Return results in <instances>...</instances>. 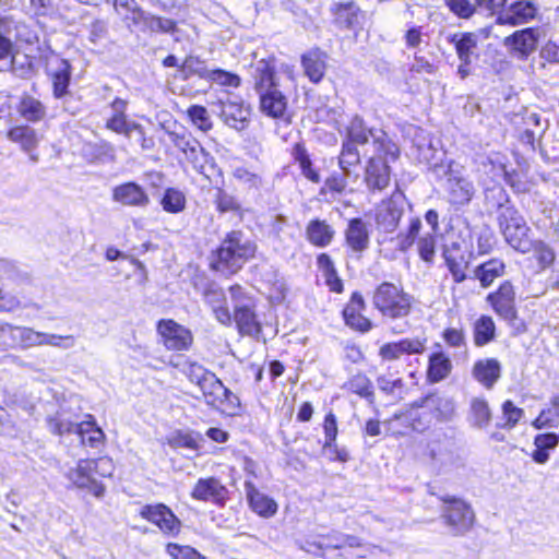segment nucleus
Here are the masks:
<instances>
[{
  "label": "nucleus",
  "mask_w": 559,
  "mask_h": 559,
  "mask_svg": "<svg viewBox=\"0 0 559 559\" xmlns=\"http://www.w3.org/2000/svg\"><path fill=\"white\" fill-rule=\"evenodd\" d=\"M86 418L78 423L70 412L59 408L47 415L46 424L49 431L56 436L75 435L81 444L98 449L104 443L105 433L92 415H86Z\"/></svg>",
  "instance_id": "obj_1"
},
{
  "label": "nucleus",
  "mask_w": 559,
  "mask_h": 559,
  "mask_svg": "<svg viewBox=\"0 0 559 559\" xmlns=\"http://www.w3.org/2000/svg\"><path fill=\"white\" fill-rule=\"evenodd\" d=\"M257 243L241 230H231L216 250L213 267L224 274L237 273L243 264L254 258Z\"/></svg>",
  "instance_id": "obj_2"
},
{
  "label": "nucleus",
  "mask_w": 559,
  "mask_h": 559,
  "mask_svg": "<svg viewBox=\"0 0 559 559\" xmlns=\"http://www.w3.org/2000/svg\"><path fill=\"white\" fill-rule=\"evenodd\" d=\"M372 305L383 318L394 321L411 314L414 297L402 287L383 282L373 292Z\"/></svg>",
  "instance_id": "obj_3"
},
{
  "label": "nucleus",
  "mask_w": 559,
  "mask_h": 559,
  "mask_svg": "<svg viewBox=\"0 0 559 559\" xmlns=\"http://www.w3.org/2000/svg\"><path fill=\"white\" fill-rule=\"evenodd\" d=\"M437 178H445L444 190L448 201L455 207H463L471 203L476 189L472 180L463 174V167L454 160H448L447 165L433 167Z\"/></svg>",
  "instance_id": "obj_4"
},
{
  "label": "nucleus",
  "mask_w": 559,
  "mask_h": 559,
  "mask_svg": "<svg viewBox=\"0 0 559 559\" xmlns=\"http://www.w3.org/2000/svg\"><path fill=\"white\" fill-rule=\"evenodd\" d=\"M370 139L372 140L374 152L380 154L383 152L386 157L390 156L391 159H397L400 150L396 144L389 140L383 130L368 127L358 115L354 116L345 127L342 142L359 146L367 144Z\"/></svg>",
  "instance_id": "obj_5"
},
{
  "label": "nucleus",
  "mask_w": 559,
  "mask_h": 559,
  "mask_svg": "<svg viewBox=\"0 0 559 559\" xmlns=\"http://www.w3.org/2000/svg\"><path fill=\"white\" fill-rule=\"evenodd\" d=\"M452 411L450 401L435 393L427 394L412 403L408 415L411 426L415 431H425L433 420H447Z\"/></svg>",
  "instance_id": "obj_6"
},
{
  "label": "nucleus",
  "mask_w": 559,
  "mask_h": 559,
  "mask_svg": "<svg viewBox=\"0 0 559 559\" xmlns=\"http://www.w3.org/2000/svg\"><path fill=\"white\" fill-rule=\"evenodd\" d=\"M497 223L504 241L520 253H528L532 248L531 228L516 207H509L497 216Z\"/></svg>",
  "instance_id": "obj_7"
},
{
  "label": "nucleus",
  "mask_w": 559,
  "mask_h": 559,
  "mask_svg": "<svg viewBox=\"0 0 559 559\" xmlns=\"http://www.w3.org/2000/svg\"><path fill=\"white\" fill-rule=\"evenodd\" d=\"M229 293L234 309V322L239 333L258 336L262 332V326L255 313V299L240 285L230 286Z\"/></svg>",
  "instance_id": "obj_8"
},
{
  "label": "nucleus",
  "mask_w": 559,
  "mask_h": 559,
  "mask_svg": "<svg viewBox=\"0 0 559 559\" xmlns=\"http://www.w3.org/2000/svg\"><path fill=\"white\" fill-rule=\"evenodd\" d=\"M443 506L441 518L454 536H462L471 531L475 523V513L471 506L461 498L444 493L440 496Z\"/></svg>",
  "instance_id": "obj_9"
},
{
  "label": "nucleus",
  "mask_w": 559,
  "mask_h": 559,
  "mask_svg": "<svg viewBox=\"0 0 559 559\" xmlns=\"http://www.w3.org/2000/svg\"><path fill=\"white\" fill-rule=\"evenodd\" d=\"M111 472L112 463L108 457L80 460L76 468L69 472V478L78 489H105L106 485L97 476L107 477Z\"/></svg>",
  "instance_id": "obj_10"
},
{
  "label": "nucleus",
  "mask_w": 559,
  "mask_h": 559,
  "mask_svg": "<svg viewBox=\"0 0 559 559\" xmlns=\"http://www.w3.org/2000/svg\"><path fill=\"white\" fill-rule=\"evenodd\" d=\"M406 199L402 193H393L390 199L382 201L374 212L377 229L391 234L396 230L405 212Z\"/></svg>",
  "instance_id": "obj_11"
},
{
  "label": "nucleus",
  "mask_w": 559,
  "mask_h": 559,
  "mask_svg": "<svg viewBox=\"0 0 559 559\" xmlns=\"http://www.w3.org/2000/svg\"><path fill=\"white\" fill-rule=\"evenodd\" d=\"M516 294L511 281H503L499 287L487 295L486 301L502 320L510 325L518 319Z\"/></svg>",
  "instance_id": "obj_12"
},
{
  "label": "nucleus",
  "mask_w": 559,
  "mask_h": 559,
  "mask_svg": "<svg viewBox=\"0 0 559 559\" xmlns=\"http://www.w3.org/2000/svg\"><path fill=\"white\" fill-rule=\"evenodd\" d=\"M47 75L51 81L53 98L62 100V105L66 107L67 98L71 95L72 66L70 61L59 57L53 58L47 66Z\"/></svg>",
  "instance_id": "obj_13"
},
{
  "label": "nucleus",
  "mask_w": 559,
  "mask_h": 559,
  "mask_svg": "<svg viewBox=\"0 0 559 559\" xmlns=\"http://www.w3.org/2000/svg\"><path fill=\"white\" fill-rule=\"evenodd\" d=\"M39 337H43L41 332L31 328L0 322V345L5 348L26 349L40 346Z\"/></svg>",
  "instance_id": "obj_14"
},
{
  "label": "nucleus",
  "mask_w": 559,
  "mask_h": 559,
  "mask_svg": "<svg viewBox=\"0 0 559 559\" xmlns=\"http://www.w3.org/2000/svg\"><path fill=\"white\" fill-rule=\"evenodd\" d=\"M157 333L168 350H187L193 342L191 331L171 319L159 320Z\"/></svg>",
  "instance_id": "obj_15"
},
{
  "label": "nucleus",
  "mask_w": 559,
  "mask_h": 559,
  "mask_svg": "<svg viewBox=\"0 0 559 559\" xmlns=\"http://www.w3.org/2000/svg\"><path fill=\"white\" fill-rule=\"evenodd\" d=\"M391 157H386L384 153L376 152V156L369 158L366 166L365 180L367 187L371 190H383L390 182V162H394Z\"/></svg>",
  "instance_id": "obj_16"
},
{
  "label": "nucleus",
  "mask_w": 559,
  "mask_h": 559,
  "mask_svg": "<svg viewBox=\"0 0 559 559\" xmlns=\"http://www.w3.org/2000/svg\"><path fill=\"white\" fill-rule=\"evenodd\" d=\"M344 236L349 251L357 259H359L370 246L368 225L361 217H354L348 221Z\"/></svg>",
  "instance_id": "obj_17"
},
{
  "label": "nucleus",
  "mask_w": 559,
  "mask_h": 559,
  "mask_svg": "<svg viewBox=\"0 0 559 559\" xmlns=\"http://www.w3.org/2000/svg\"><path fill=\"white\" fill-rule=\"evenodd\" d=\"M111 199L114 202L129 207H146L151 202L146 190L135 181L114 187Z\"/></svg>",
  "instance_id": "obj_18"
},
{
  "label": "nucleus",
  "mask_w": 559,
  "mask_h": 559,
  "mask_svg": "<svg viewBox=\"0 0 559 559\" xmlns=\"http://www.w3.org/2000/svg\"><path fill=\"white\" fill-rule=\"evenodd\" d=\"M142 518L154 523L168 535H176L180 531V522L175 514L164 504L145 506L141 509Z\"/></svg>",
  "instance_id": "obj_19"
},
{
  "label": "nucleus",
  "mask_w": 559,
  "mask_h": 559,
  "mask_svg": "<svg viewBox=\"0 0 559 559\" xmlns=\"http://www.w3.org/2000/svg\"><path fill=\"white\" fill-rule=\"evenodd\" d=\"M364 309L365 300L362 295L354 292L342 312L345 324L360 333L369 332L372 329V322L361 314Z\"/></svg>",
  "instance_id": "obj_20"
},
{
  "label": "nucleus",
  "mask_w": 559,
  "mask_h": 559,
  "mask_svg": "<svg viewBox=\"0 0 559 559\" xmlns=\"http://www.w3.org/2000/svg\"><path fill=\"white\" fill-rule=\"evenodd\" d=\"M250 107L245 105L242 99L221 100V117L224 122L238 131L248 127L250 118Z\"/></svg>",
  "instance_id": "obj_21"
},
{
  "label": "nucleus",
  "mask_w": 559,
  "mask_h": 559,
  "mask_svg": "<svg viewBox=\"0 0 559 559\" xmlns=\"http://www.w3.org/2000/svg\"><path fill=\"white\" fill-rule=\"evenodd\" d=\"M186 158L191 163L193 169L201 174L210 182L213 181L214 177L223 178V170L216 164L215 158L206 152L201 144L186 155Z\"/></svg>",
  "instance_id": "obj_22"
},
{
  "label": "nucleus",
  "mask_w": 559,
  "mask_h": 559,
  "mask_svg": "<svg viewBox=\"0 0 559 559\" xmlns=\"http://www.w3.org/2000/svg\"><path fill=\"white\" fill-rule=\"evenodd\" d=\"M425 342V340L415 337L385 343L380 347L379 355L383 360H396L403 355H418L424 353Z\"/></svg>",
  "instance_id": "obj_23"
},
{
  "label": "nucleus",
  "mask_w": 559,
  "mask_h": 559,
  "mask_svg": "<svg viewBox=\"0 0 559 559\" xmlns=\"http://www.w3.org/2000/svg\"><path fill=\"white\" fill-rule=\"evenodd\" d=\"M537 12V8L534 2L530 0H519L512 3L507 11L500 13L496 22L500 25H520L527 23L534 19Z\"/></svg>",
  "instance_id": "obj_24"
},
{
  "label": "nucleus",
  "mask_w": 559,
  "mask_h": 559,
  "mask_svg": "<svg viewBox=\"0 0 559 559\" xmlns=\"http://www.w3.org/2000/svg\"><path fill=\"white\" fill-rule=\"evenodd\" d=\"M502 374V365L497 358H481L474 362L473 378L485 389L490 390Z\"/></svg>",
  "instance_id": "obj_25"
},
{
  "label": "nucleus",
  "mask_w": 559,
  "mask_h": 559,
  "mask_svg": "<svg viewBox=\"0 0 559 559\" xmlns=\"http://www.w3.org/2000/svg\"><path fill=\"white\" fill-rule=\"evenodd\" d=\"M538 33L535 28H524L514 32L504 38V46L519 53L521 58H527L536 48Z\"/></svg>",
  "instance_id": "obj_26"
},
{
  "label": "nucleus",
  "mask_w": 559,
  "mask_h": 559,
  "mask_svg": "<svg viewBox=\"0 0 559 559\" xmlns=\"http://www.w3.org/2000/svg\"><path fill=\"white\" fill-rule=\"evenodd\" d=\"M328 55L319 48H313L301 56V66L306 76L314 84L322 81L326 70Z\"/></svg>",
  "instance_id": "obj_27"
},
{
  "label": "nucleus",
  "mask_w": 559,
  "mask_h": 559,
  "mask_svg": "<svg viewBox=\"0 0 559 559\" xmlns=\"http://www.w3.org/2000/svg\"><path fill=\"white\" fill-rule=\"evenodd\" d=\"M258 94L260 97V109L265 116L275 119L284 116L287 109V98L278 87L265 90Z\"/></svg>",
  "instance_id": "obj_28"
},
{
  "label": "nucleus",
  "mask_w": 559,
  "mask_h": 559,
  "mask_svg": "<svg viewBox=\"0 0 559 559\" xmlns=\"http://www.w3.org/2000/svg\"><path fill=\"white\" fill-rule=\"evenodd\" d=\"M452 361L450 357L442 350L430 354L427 366V381L429 383H439L447 379L452 371Z\"/></svg>",
  "instance_id": "obj_29"
},
{
  "label": "nucleus",
  "mask_w": 559,
  "mask_h": 559,
  "mask_svg": "<svg viewBox=\"0 0 559 559\" xmlns=\"http://www.w3.org/2000/svg\"><path fill=\"white\" fill-rule=\"evenodd\" d=\"M334 236V228L324 219H311L306 227L307 240L318 248L328 247L332 242Z\"/></svg>",
  "instance_id": "obj_30"
},
{
  "label": "nucleus",
  "mask_w": 559,
  "mask_h": 559,
  "mask_svg": "<svg viewBox=\"0 0 559 559\" xmlns=\"http://www.w3.org/2000/svg\"><path fill=\"white\" fill-rule=\"evenodd\" d=\"M252 78L257 93L278 87L275 80V68L265 59L257 61L253 67Z\"/></svg>",
  "instance_id": "obj_31"
},
{
  "label": "nucleus",
  "mask_w": 559,
  "mask_h": 559,
  "mask_svg": "<svg viewBox=\"0 0 559 559\" xmlns=\"http://www.w3.org/2000/svg\"><path fill=\"white\" fill-rule=\"evenodd\" d=\"M485 205L488 212H496L497 216L509 207H515L503 187L495 185L484 191Z\"/></svg>",
  "instance_id": "obj_32"
},
{
  "label": "nucleus",
  "mask_w": 559,
  "mask_h": 559,
  "mask_svg": "<svg viewBox=\"0 0 559 559\" xmlns=\"http://www.w3.org/2000/svg\"><path fill=\"white\" fill-rule=\"evenodd\" d=\"M19 115L31 123H37L47 115L46 106L32 95H23L17 105Z\"/></svg>",
  "instance_id": "obj_33"
},
{
  "label": "nucleus",
  "mask_w": 559,
  "mask_h": 559,
  "mask_svg": "<svg viewBox=\"0 0 559 559\" xmlns=\"http://www.w3.org/2000/svg\"><path fill=\"white\" fill-rule=\"evenodd\" d=\"M506 273V263L501 259H490L474 270L475 277L484 288L489 287L495 280L503 276Z\"/></svg>",
  "instance_id": "obj_34"
},
{
  "label": "nucleus",
  "mask_w": 559,
  "mask_h": 559,
  "mask_svg": "<svg viewBox=\"0 0 559 559\" xmlns=\"http://www.w3.org/2000/svg\"><path fill=\"white\" fill-rule=\"evenodd\" d=\"M7 138L11 142L20 144L25 153L34 152L39 143L36 130L27 124L11 128L7 133Z\"/></svg>",
  "instance_id": "obj_35"
},
{
  "label": "nucleus",
  "mask_w": 559,
  "mask_h": 559,
  "mask_svg": "<svg viewBox=\"0 0 559 559\" xmlns=\"http://www.w3.org/2000/svg\"><path fill=\"white\" fill-rule=\"evenodd\" d=\"M212 182L215 183L213 202L216 211L221 214L239 212L241 205L237 198L223 188L224 177L222 179L214 177Z\"/></svg>",
  "instance_id": "obj_36"
},
{
  "label": "nucleus",
  "mask_w": 559,
  "mask_h": 559,
  "mask_svg": "<svg viewBox=\"0 0 559 559\" xmlns=\"http://www.w3.org/2000/svg\"><path fill=\"white\" fill-rule=\"evenodd\" d=\"M496 338V323L490 316L481 314L473 325L475 346L484 347Z\"/></svg>",
  "instance_id": "obj_37"
},
{
  "label": "nucleus",
  "mask_w": 559,
  "mask_h": 559,
  "mask_svg": "<svg viewBox=\"0 0 559 559\" xmlns=\"http://www.w3.org/2000/svg\"><path fill=\"white\" fill-rule=\"evenodd\" d=\"M418 158L420 162L429 165L430 171L433 174V167L437 165H447L443 163L444 152L439 151L432 140L423 138L415 140Z\"/></svg>",
  "instance_id": "obj_38"
},
{
  "label": "nucleus",
  "mask_w": 559,
  "mask_h": 559,
  "mask_svg": "<svg viewBox=\"0 0 559 559\" xmlns=\"http://www.w3.org/2000/svg\"><path fill=\"white\" fill-rule=\"evenodd\" d=\"M361 162L358 146H355L348 142H342L341 152L338 155V167L346 175H353L354 179L358 178L356 168L359 167Z\"/></svg>",
  "instance_id": "obj_39"
},
{
  "label": "nucleus",
  "mask_w": 559,
  "mask_h": 559,
  "mask_svg": "<svg viewBox=\"0 0 559 559\" xmlns=\"http://www.w3.org/2000/svg\"><path fill=\"white\" fill-rule=\"evenodd\" d=\"M317 264L321 270L325 284L329 286L331 292L342 293L344 289L343 281L337 274L335 265L328 253H320L317 258Z\"/></svg>",
  "instance_id": "obj_40"
},
{
  "label": "nucleus",
  "mask_w": 559,
  "mask_h": 559,
  "mask_svg": "<svg viewBox=\"0 0 559 559\" xmlns=\"http://www.w3.org/2000/svg\"><path fill=\"white\" fill-rule=\"evenodd\" d=\"M491 420V411L488 402L483 397H473L471 401L468 421L473 427L487 428Z\"/></svg>",
  "instance_id": "obj_41"
},
{
  "label": "nucleus",
  "mask_w": 559,
  "mask_h": 559,
  "mask_svg": "<svg viewBox=\"0 0 559 559\" xmlns=\"http://www.w3.org/2000/svg\"><path fill=\"white\" fill-rule=\"evenodd\" d=\"M559 443V435L556 432L540 433L535 437L534 450L532 456L536 463L544 464L549 459V451L554 450Z\"/></svg>",
  "instance_id": "obj_42"
},
{
  "label": "nucleus",
  "mask_w": 559,
  "mask_h": 559,
  "mask_svg": "<svg viewBox=\"0 0 559 559\" xmlns=\"http://www.w3.org/2000/svg\"><path fill=\"white\" fill-rule=\"evenodd\" d=\"M293 157L298 163L301 174L311 182L319 183L321 181L320 174L313 168L312 160L308 151L302 143H296L293 147Z\"/></svg>",
  "instance_id": "obj_43"
},
{
  "label": "nucleus",
  "mask_w": 559,
  "mask_h": 559,
  "mask_svg": "<svg viewBox=\"0 0 559 559\" xmlns=\"http://www.w3.org/2000/svg\"><path fill=\"white\" fill-rule=\"evenodd\" d=\"M248 500L252 511L261 516L270 518L277 511V503L264 491H249Z\"/></svg>",
  "instance_id": "obj_44"
},
{
  "label": "nucleus",
  "mask_w": 559,
  "mask_h": 559,
  "mask_svg": "<svg viewBox=\"0 0 559 559\" xmlns=\"http://www.w3.org/2000/svg\"><path fill=\"white\" fill-rule=\"evenodd\" d=\"M163 210L170 214H179L186 210V194L178 188H166L160 199Z\"/></svg>",
  "instance_id": "obj_45"
},
{
  "label": "nucleus",
  "mask_w": 559,
  "mask_h": 559,
  "mask_svg": "<svg viewBox=\"0 0 559 559\" xmlns=\"http://www.w3.org/2000/svg\"><path fill=\"white\" fill-rule=\"evenodd\" d=\"M201 442H204L203 436L200 432L194 431H175L168 439V443L171 448L188 449L191 451H199Z\"/></svg>",
  "instance_id": "obj_46"
},
{
  "label": "nucleus",
  "mask_w": 559,
  "mask_h": 559,
  "mask_svg": "<svg viewBox=\"0 0 559 559\" xmlns=\"http://www.w3.org/2000/svg\"><path fill=\"white\" fill-rule=\"evenodd\" d=\"M443 258L453 281L457 284L463 283L467 277L465 271L469 264L467 252L444 254Z\"/></svg>",
  "instance_id": "obj_47"
},
{
  "label": "nucleus",
  "mask_w": 559,
  "mask_h": 559,
  "mask_svg": "<svg viewBox=\"0 0 559 559\" xmlns=\"http://www.w3.org/2000/svg\"><path fill=\"white\" fill-rule=\"evenodd\" d=\"M223 382L216 377L214 372H212L210 376H207V379L205 378V381L198 386L200 391L202 392V395L205 400V403L209 406L218 407V403L221 402L219 394L223 391Z\"/></svg>",
  "instance_id": "obj_48"
},
{
  "label": "nucleus",
  "mask_w": 559,
  "mask_h": 559,
  "mask_svg": "<svg viewBox=\"0 0 559 559\" xmlns=\"http://www.w3.org/2000/svg\"><path fill=\"white\" fill-rule=\"evenodd\" d=\"M531 251H533L540 271L549 269L556 260L555 250L544 240H532Z\"/></svg>",
  "instance_id": "obj_49"
},
{
  "label": "nucleus",
  "mask_w": 559,
  "mask_h": 559,
  "mask_svg": "<svg viewBox=\"0 0 559 559\" xmlns=\"http://www.w3.org/2000/svg\"><path fill=\"white\" fill-rule=\"evenodd\" d=\"M200 76L222 86L238 87L241 79L238 74L223 69L205 70Z\"/></svg>",
  "instance_id": "obj_50"
},
{
  "label": "nucleus",
  "mask_w": 559,
  "mask_h": 559,
  "mask_svg": "<svg viewBox=\"0 0 559 559\" xmlns=\"http://www.w3.org/2000/svg\"><path fill=\"white\" fill-rule=\"evenodd\" d=\"M316 545L318 546L319 549H322V550L344 549L346 546H348L349 548L360 546V544L358 543V540L355 536L343 535V534H333V535H329V536H323L322 540H320Z\"/></svg>",
  "instance_id": "obj_51"
},
{
  "label": "nucleus",
  "mask_w": 559,
  "mask_h": 559,
  "mask_svg": "<svg viewBox=\"0 0 559 559\" xmlns=\"http://www.w3.org/2000/svg\"><path fill=\"white\" fill-rule=\"evenodd\" d=\"M524 415V411L507 400L502 404V423H497V427L502 429L514 428Z\"/></svg>",
  "instance_id": "obj_52"
},
{
  "label": "nucleus",
  "mask_w": 559,
  "mask_h": 559,
  "mask_svg": "<svg viewBox=\"0 0 559 559\" xmlns=\"http://www.w3.org/2000/svg\"><path fill=\"white\" fill-rule=\"evenodd\" d=\"M421 228V221L419 217L411 219L406 231H401L396 236L397 249L400 251H407L415 242L416 237Z\"/></svg>",
  "instance_id": "obj_53"
},
{
  "label": "nucleus",
  "mask_w": 559,
  "mask_h": 559,
  "mask_svg": "<svg viewBox=\"0 0 559 559\" xmlns=\"http://www.w3.org/2000/svg\"><path fill=\"white\" fill-rule=\"evenodd\" d=\"M346 388L360 397L369 399L373 396L372 383L369 378L362 373H357L347 381Z\"/></svg>",
  "instance_id": "obj_54"
},
{
  "label": "nucleus",
  "mask_w": 559,
  "mask_h": 559,
  "mask_svg": "<svg viewBox=\"0 0 559 559\" xmlns=\"http://www.w3.org/2000/svg\"><path fill=\"white\" fill-rule=\"evenodd\" d=\"M354 178L353 175H346L343 170L341 173L333 171L324 181L321 193L329 191L333 194H342L347 187V180Z\"/></svg>",
  "instance_id": "obj_55"
},
{
  "label": "nucleus",
  "mask_w": 559,
  "mask_h": 559,
  "mask_svg": "<svg viewBox=\"0 0 559 559\" xmlns=\"http://www.w3.org/2000/svg\"><path fill=\"white\" fill-rule=\"evenodd\" d=\"M449 441L443 433L436 435V438L431 439L427 444V454L432 461L443 462L449 455Z\"/></svg>",
  "instance_id": "obj_56"
},
{
  "label": "nucleus",
  "mask_w": 559,
  "mask_h": 559,
  "mask_svg": "<svg viewBox=\"0 0 559 559\" xmlns=\"http://www.w3.org/2000/svg\"><path fill=\"white\" fill-rule=\"evenodd\" d=\"M153 14L143 11L138 8L130 14H124V21L131 31L148 32V25L151 23Z\"/></svg>",
  "instance_id": "obj_57"
},
{
  "label": "nucleus",
  "mask_w": 559,
  "mask_h": 559,
  "mask_svg": "<svg viewBox=\"0 0 559 559\" xmlns=\"http://www.w3.org/2000/svg\"><path fill=\"white\" fill-rule=\"evenodd\" d=\"M234 178L249 190L258 191L263 183L260 175L250 171L246 167H236L233 171Z\"/></svg>",
  "instance_id": "obj_58"
},
{
  "label": "nucleus",
  "mask_w": 559,
  "mask_h": 559,
  "mask_svg": "<svg viewBox=\"0 0 559 559\" xmlns=\"http://www.w3.org/2000/svg\"><path fill=\"white\" fill-rule=\"evenodd\" d=\"M455 50L461 61L472 60L473 49L476 47L474 35L465 33L453 38Z\"/></svg>",
  "instance_id": "obj_59"
},
{
  "label": "nucleus",
  "mask_w": 559,
  "mask_h": 559,
  "mask_svg": "<svg viewBox=\"0 0 559 559\" xmlns=\"http://www.w3.org/2000/svg\"><path fill=\"white\" fill-rule=\"evenodd\" d=\"M106 128L124 136L132 138V129L136 128L135 121H129L126 115H114L106 122Z\"/></svg>",
  "instance_id": "obj_60"
},
{
  "label": "nucleus",
  "mask_w": 559,
  "mask_h": 559,
  "mask_svg": "<svg viewBox=\"0 0 559 559\" xmlns=\"http://www.w3.org/2000/svg\"><path fill=\"white\" fill-rule=\"evenodd\" d=\"M504 182L515 192L525 193L528 191V185L524 180V176L516 169H508L506 165H501Z\"/></svg>",
  "instance_id": "obj_61"
},
{
  "label": "nucleus",
  "mask_w": 559,
  "mask_h": 559,
  "mask_svg": "<svg viewBox=\"0 0 559 559\" xmlns=\"http://www.w3.org/2000/svg\"><path fill=\"white\" fill-rule=\"evenodd\" d=\"M188 116L192 123L200 130L206 132L212 129V121L207 109L201 105H192L188 109Z\"/></svg>",
  "instance_id": "obj_62"
},
{
  "label": "nucleus",
  "mask_w": 559,
  "mask_h": 559,
  "mask_svg": "<svg viewBox=\"0 0 559 559\" xmlns=\"http://www.w3.org/2000/svg\"><path fill=\"white\" fill-rule=\"evenodd\" d=\"M267 235L274 240L282 241L288 227V218L283 214H272L267 222Z\"/></svg>",
  "instance_id": "obj_63"
},
{
  "label": "nucleus",
  "mask_w": 559,
  "mask_h": 559,
  "mask_svg": "<svg viewBox=\"0 0 559 559\" xmlns=\"http://www.w3.org/2000/svg\"><path fill=\"white\" fill-rule=\"evenodd\" d=\"M169 140L171 143L180 150L185 155H187L192 147H197L200 142L193 138L189 132H168Z\"/></svg>",
  "instance_id": "obj_64"
}]
</instances>
